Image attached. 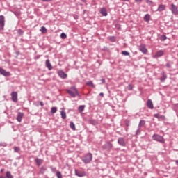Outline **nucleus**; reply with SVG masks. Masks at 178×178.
I'll list each match as a JSON object with an SVG mask.
<instances>
[{"mask_svg": "<svg viewBox=\"0 0 178 178\" xmlns=\"http://www.w3.org/2000/svg\"><path fill=\"white\" fill-rule=\"evenodd\" d=\"M66 92L72 97V98H76V97H81L80 93L76 86H73L70 87V89H66Z\"/></svg>", "mask_w": 178, "mask_h": 178, "instance_id": "nucleus-1", "label": "nucleus"}, {"mask_svg": "<svg viewBox=\"0 0 178 178\" xmlns=\"http://www.w3.org/2000/svg\"><path fill=\"white\" fill-rule=\"evenodd\" d=\"M91 161H92V154L91 153H88L86 155L82 157V161L83 163H90Z\"/></svg>", "mask_w": 178, "mask_h": 178, "instance_id": "nucleus-2", "label": "nucleus"}, {"mask_svg": "<svg viewBox=\"0 0 178 178\" xmlns=\"http://www.w3.org/2000/svg\"><path fill=\"white\" fill-rule=\"evenodd\" d=\"M152 139L154 141H158V143H161V144H165V138H163V136H161V135L154 134L152 136Z\"/></svg>", "mask_w": 178, "mask_h": 178, "instance_id": "nucleus-3", "label": "nucleus"}, {"mask_svg": "<svg viewBox=\"0 0 178 178\" xmlns=\"http://www.w3.org/2000/svg\"><path fill=\"white\" fill-rule=\"evenodd\" d=\"M112 148H113V145L112 143H111V142H107L106 144H104L102 146V149L104 151H108V152H109V151H111V149H112Z\"/></svg>", "mask_w": 178, "mask_h": 178, "instance_id": "nucleus-4", "label": "nucleus"}, {"mask_svg": "<svg viewBox=\"0 0 178 178\" xmlns=\"http://www.w3.org/2000/svg\"><path fill=\"white\" fill-rule=\"evenodd\" d=\"M170 10H171L172 15H175V16H177V15H178V7L176 5L172 3Z\"/></svg>", "mask_w": 178, "mask_h": 178, "instance_id": "nucleus-5", "label": "nucleus"}, {"mask_svg": "<svg viewBox=\"0 0 178 178\" xmlns=\"http://www.w3.org/2000/svg\"><path fill=\"white\" fill-rule=\"evenodd\" d=\"M75 175L78 176V177H84V176H87V173L85 171L79 170L75 169Z\"/></svg>", "mask_w": 178, "mask_h": 178, "instance_id": "nucleus-6", "label": "nucleus"}, {"mask_svg": "<svg viewBox=\"0 0 178 178\" xmlns=\"http://www.w3.org/2000/svg\"><path fill=\"white\" fill-rule=\"evenodd\" d=\"M118 144L121 147H126V141H124V138L123 137L118 138Z\"/></svg>", "mask_w": 178, "mask_h": 178, "instance_id": "nucleus-7", "label": "nucleus"}, {"mask_svg": "<svg viewBox=\"0 0 178 178\" xmlns=\"http://www.w3.org/2000/svg\"><path fill=\"white\" fill-rule=\"evenodd\" d=\"M5 26V17L3 15H0V30H3Z\"/></svg>", "mask_w": 178, "mask_h": 178, "instance_id": "nucleus-8", "label": "nucleus"}, {"mask_svg": "<svg viewBox=\"0 0 178 178\" xmlns=\"http://www.w3.org/2000/svg\"><path fill=\"white\" fill-rule=\"evenodd\" d=\"M11 99L13 102H17V92H11Z\"/></svg>", "mask_w": 178, "mask_h": 178, "instance_id": "nucleus-9", "label": "nucleus"}, {"mask_svg": "<svg viewBox=\"0 0 178 178\" xmlns=\"http://www.w3.org/2000/svg\"><path fill=\"white\" fill-rule=\"evenodd\" d=\"M139 51H140V52H142L144 54H147V52H148V49H147V47H145V44L140 45Z\"/></svg>", "mask_w": 178, "mask_h": 178, "instance_id": "nucleus-10", "label": "nucleus"}, {"mask_svg": "<svg viewBox=\"0 0 178 178\" xmlns=\"http://www.w3.org/2000/svg\"><path fill=\"white\" fill-rule=\"evenodd\" d=\"M0 74L3 76H5L6 77H9V76H10V72H7L3 68H0Z\"/></svg>", "mask_w": 178, "mask_h": 178, "instance_id": "nucleus-11", "label": "nucleus"}, {"mask_svg": "<svg viewBox=\"0 0 178 178\" xmlns=\"http://www.w3.org/2000/svg\"><path fill=\"white\" fill-rule=\"evenodd\" d=\"M58 74L61 79H66L67 77V74L63 72V70L58 71Z\"/></svg>", "mask_w": 178, "mask_h": 178, "instance_id": "nucleus-12", "label": "nucleus"}, {"mask_svg": "<svg viewBox=\"0 0 178 178\" xmlns=\"http://www.w3.org/2000/svg\"><path fill=\"white\" fill-rule=\"evenodd\" d=\"M45 65L46 67H47L49 70H52V69H54V67H52V64H51L49 59L46 60Z\"/></svg>", "mask_w": 178, "mask_h": 178, "instance_id": "nucleus-13", "label": "nucleus"}, {"mask_svg": "<svg viewBox=\"0 0 178 178\" xmlns=\"http://www.w3.org/2000/svg\"><path fill=\"white\" fill-rule=\"evenodd\" d=\"M166 6L164 4H160L156 10V12H163V10H165Z\"/></svg>", "mask_w": 178, "mask_h": 178, "instance_id": "nucleus-14", "label": "nucleus"}, {"mask_svg": "<svg viewBox=\"0 0 178 178\" xmlns=\"http://www.w3.org/2000/svg\"><path fill=\"white\" fill-rule=\"evenodd\" d=\"M87 122L89 124H92V126H97L98 124V121L94 119L87 120Z\"/></svg>", "mask_w": 178, "mask_h": 178, "instance_id": "nucleus-15", "label": "nucleus"}, {"mask_svg": "<svg viewBox=\"0 0 178 178\" xmlns=\"http://www.w3.org/2000/svg\"><path fill=\"white\" fill-rule=\"evenodd\" d=\"M24 116V113L19 112L17 117V120L20 123L22 122V120L23 119V117Z\"/></svg>", "mask_w": 178, "mask_h": 178, "instance_id": "nucleus-16", "label": "nucleus"}, {"mask_svg": "<svg viewBox=\"0 0 178 178\" xmlns=\"http://www.w3.org/2000/svg\"><path fill=\"white\" fill-rule=\"evenodd\" d=\"M147 106L149 109H154V104L152 103V100L148 99L147 102Z\"/></svg>", "mask_w": 178, "mask_h": 178, "instance_id": "nucleus-17", "label": "nucleus"}, {"mask_svg": "<svg viewBox=\"0 0 178 178\" xmlns=\"http://www.w3.org/2000/svg\"><path fill=\"white\" fill-rule=\"evenodd\" d=\"M168 79V75H166V73L165 72H162V76L160 78V81L161 83H165V80Z\"/></svg>", "mask_w": 178, "mask_h": 178, "instance_id": "nucleus-18", "label": "nucleus"}, {"mask_svg": "<svg viewBox=\"0 0 178 178\" xmlns=\"http://www.w3.org/2000/svg\"><path fill=\"white\" fill-rule=\"evenodd\" d=\"M163 51L159 50V51L156 52L154 58H161V56H163Z\"/></svg>", "mask_w": 178, "mask_h": 178, "instance_id": "nucleus-19", "label": "nucleus"}, {"mask_svg": "<svg viewBox=\"0 0 178 178\" xmlns=\"http://www.w3.org/2000/svg\"><path fill=\"white\" fill-rule=\"evenodd\" d=\"M100 13L102 15V16H108V11H106V8H102L100 10Z\"/></svg>", "mask_w": 178, "mask_h": 178, "instance_id": "nucleus-20", "label": "nucleus"}, {"mask_svg": "<svg viewBox=\"0 0 178 178\" xmlns=\"http://www.w3.org/2000/svg\"><path fill=\"white\" fill-rule=\"evenodd\" d=\"M143 126H145V120H141L138 124V129H141Z\"/></svg>", "mask_w": 178, "mask_h": 178, "instance_id": "nucleus-21", "label": "nucleus"}, {"mask_svg": "<svg viewBox=\"0 0 178 178\" xmlns=\"http://www.w3.org/2000/svg\"><path fill=\"white\" fill-rule=\"evenodd\" d=\"M86 86H88L89 87H92V88H95V85L92 83V81H90L86 82Z\"/></svg>", "mask_w": 178, "mask_h": 178, "instance_id": "nucleus-22", "label": "nucleus"}, {"mask_svg": "<svg viewBox=\"0 0 178 178\" xmlns=\"http://www.w3.org/2000/svg\"><path fill=\"white\" fill-rule=\"evenodd\" d=\"M143 19L145 22H149V19H151V15H149V14H146Z\"/></svg>", "mask_w": 178, "mask_h": 178, "instance_id": "nucleus-23", "label": "nucleus"}, {"mask_svg": "<svg viewBox=\"0 0 178 178\" xmlns=\"http://www.w3.org/2000/svg\"><path fill=\"white\" fill-rule=\"evenodd\" d=\"M35 162H36L38 166H40V165H41L42 162H44V161H42V159H36Z\"/></svg>", "mask_w": 178, "mask_h": 178, "instance_id": "nucleus-24", "label": "nucleus"}, {"mask_svg": "<svg viewBox=\"0 0 178 178\" xmlns=\"http://www.w3.org/2000/svg\"><path fill=\"white\" fill-rule=\"evenodd\" d=\"M70 127L72 130H76V124H74V122H70Z\"/></svg>", "mask_w": 178, "mask_h": 178, "instance_id": "nucleus-25", "label": "nucleus"}, {"mask_svg": "<svg viewBox=\"0 0 178 178\" xmlns=\"http://www.w3.org/2000/svg\"><path fill=\"white\" fill-rule=\"evenodd\" d=\"M6 178H13V175L10 173V171H8L6 174Z\"/></svg>", "mask_w": 178, "mask_h": 178, "instance_id": "nucleus-26", "label": "nucleus"}, {"mask_svg": "<svg viewBox=\"0 0 178 178\" xmlns=\"http://www.w3.org/2000/svg\"><path fill=\"white\" fill-rule=\"evenodd\" d=\"M122 55H124V56H130V53L127 51H122Z\"/></svg>", "mask_w": 178, "mask_h": 178, "instance_id": "nucleus-27", "label": "nucleus"}, {"mask_svg": "<svg viewBox=\"0 0 178 178\" xmlns=\"http://www.w3.org/2000/svg\"><path fill=\"white\" fill-rule=\"evenodd\" d=\"M60 38H62V40H66V38H67V35L65 33H61Z\"/></svg>", "mask_w": 178, "mask_h": 178, "instance_id": "nucleus-28", "label": "nucleus"}, {"mask_svg": "<svg viewBox=\"0 0 178 178\" xmlns=\"http://www.w3.org/2000/svg\"><path fill=\"white\" fill-rule=\"evenodd\" d=\"M84 108H86V106L84 105L79 106L78 108L79 112H83L84 111Z\"/></svg>", "mask_w": 178, "mask_h": 178, "instance_id": "nucleus-29", "label": "nucleus"}, {"mask_svg": "<svg viewBox=\"0 0 178 178\" xmlns=\"http://www.w3.org/2000/svg\"><path fill=\"white\" fill-rule=\"evenodd\" d=\"M109 41H111V42H116V37L111 36L109 38Z\"/></svg>", "mask_w": 178, "mask_h": 178, "instance_id": "nucleus-30", "label": "nucleus"}, {"mask_svg": "<svg viewBox=\"0 0 178 178\" xmlns=\"http://www.w3.org/2000/svg\"><path fill=\"white\" fill-rule=\"evenodd\" d=\"M62 119H66V113L64 111L60 112Z\"/></svg>", "mask_w": 178, "mask_h": 178, "instance_id": "nucleus-31", "label": "nucleus"}, {"mask_svg": "<svg viewBox=\"0 0 178 178\" xmlns=\"http://www.w3.org/2000/svg\"><path fill=\"white\" fill-rule=\"evenodd\" d=\"M51 113H56L58 112V108L56 107H52L51 110Z\"/></svg>", "mask_w": 178, "mask_h": 178, "instance_id": "nucleus-32", "label": "nucleus"}, {"mask_svg": "<svg viewBox=\"0 0 178 178\" xmlns=\"http://www.w3.org/2000/svg\"><path fill=\"white\" fill-rule=\"evenodd\" d=\"M167 38H168V37H166V35H163L160 37L161 41H165Z\"/></svg>", "mask_w": 178, "mask_h": 178, "instance_id": "nucleus-33", "label": "nucleus"}, {"mask_svg": "<svg viewBox=\"0 0 178 178\" xmlns=\"http://www.w3.org/2000/svg\"><path fill=\"white\" fill-rule=\"evenodd\" d=\"M56 175L57 176V178H62V172H60V171H57Z\"/></svg>", "mask_w": 178, "mask_h": 178, "instance_id": "nucleus-34", "label": "nucleus"}, {"mask_svg": "<svg viewBox=\"0 0 178 178\" xmlns=\"http://www.w3.org/2000/svg\"><path fill=\"white\" fill-rule=\"evenodd\" d=\"M127 90H129V91H131V90H133V85L129 84L127 86Z\"/></svg>", "mask_w": 178, "mask_h": 178, "instance_id": "nucleus-35", "label": "nucleus"}, {"mask_svg": "<svg viewBox=\"0 0 178 178\" xmlns=\"http://www.w3.org/2000/svg\"><path fill=\"white\" fill-rule=\"evenodd\" d=\"M165 66L168 67V69H172V65L169 62L166 63Z\"/></svg>", "mask_w": 178, "mask_h": 178, "instance_id": "nucleus-36", "label": "nucleus"}, {"mask_svg": "<svg viewBox=\"0 0 178 178\" xmlns=\"http://www.w3.org/2000/svg\"><path fill=\"white\" fill-rule=\"evenodd\" d=\"M125 126H127V127H129V126H130V120H125Z\"/></svg>", "mask_w": 178, "mask_h": 178, "instance_id": "nucleus-37", "label": "nucleus"}, {"mask_svg": "<svg viewBox=\"0 0 178 178\" xmlns=\"http://www.w3.org/2000/svg\"><path fill=\"white\" fill-rule=\"evenodd\" d=\"M102 51H104L105 52H109V49L107 47H104Z\"/></svg>", "mask_w": 178, "mask_h": 178, "instance_id": "nucleus-38", "label": "nucleus"}, {"mask_svg": "<svg viewBox=\"0 0 178 178\" xmlns=\"http://www.w3.org/2000/svg\"><path fill=\"white\" fill-rule=\"evenodd\" d=\"M138 134H141V130H140V128H138L136 132V136H138Z\"/></svg>", "mask_w": 178, "mask_h": 178, "instance_id": "nucleus-39", "label": "nucleus"}, {"mask_svg": "<svg viewBox=\"0 0 178 178\" xmlns=\"http://www.w3.org/2000/svg\"><path fill=\"white\" fill-rule=\"evenodd\" d=\"M146 3H148L149 5H152V3H154V1L151 0H146Z\"/></svg>", "mask_w": 178, "mask_h": 178, "instance_id": "nucleus-40", "label": "nucleus"}, {"mask_svg": "<svg viewBox=\"0 0 178 178\" xmlns=\"http://www.w3.org/2000/svg\"><path fill=\"white\" fill-rule=\"evenodd\" d=\"M40 172L44 175L45 173V168H44V167H42L40 170Z\"/></svg>", "mask_w": 178, "mask_h": 178, "instance_id": "nucleus-41", "label": "nucleus"}, {"mask_svg": "<svg viewBox=\"0 0 178 178\" xmlns=\"http://www.w3.org/2000/svg\"><path fill=\"white\" fill-rule=\"evenodd\" d=\"M14 150H15V152H19L20 151V148H19V147H15L14 148Z\"/></svg>", "mask_w": 178, "mask_h": 178, "instance_id": "nucleus-42", "label": "nucleus"}, {"mask_svg": "<svg viewBox=\"0 0 178 178\" xmlns=\"http://www.w3.org/2000/svg\"><path fill=\"white\" fill-rule=\"evenodd\" d=\"M159 119H162V120H165V115H159Z\"/></svg>", "mask_w": 178, "mask_h": 178, "instance_id": "nucleus-43", "label": "nucleus"}, {"mask_svg": "<svg viewBox=\"0 0 178 178\" xmlns=\"http://www.w3.org/2000/svg\"><path fill=\"white\" fill-rule=\"evenodd\" d=\"M40 31H42V33H45V27L42 26L40 29Z\"/></svg>", "mask_w": 178, "mask_h": 178, "instance_id": "nucleus-44", "label": "nucleus"}, {"mask_svg": "<svg viewBox=\"0 0 178 178\" xmlns=\"http://www.w3.org/2000/svg\"><path fill=\"white\" fill-rule=\"evenodd\" d=\"M101 84H105V79H100Z\"/></svg>", "mask_w": 178, "mask_h": 178, "instance_id": "nucleus-45", "label": "nucleus"}, {"mask_svg": "<svg viewBox=\"0 0 178 178\" xmlns=\"http://www.w3.org/2000/svg\"><path fill=\"white\" fill-rule=\"evenodd\" d=\"M154 118L159 119V114H154Z\"/></svg>", "mask_w": 178, "mask_h": 178, "instance_id": "nucleus-46", "label": "nucleus"}, {"mask_svg": "<svg viewBox=\"0 0 178 178\" xmlns=\"http://www.w3.org/2000/svg\"><path fill=\"white\" fill-rule=\"evenodd\" d=\"M99 96L104 97V92H100Z\"/></svg>", "mask_w": 178, "mask_h": 178, "instance_id": "nucleus-47", "label": "nucleus"}, {"mask_svg": "<svg viewBox=\"0 0 178 178\" xmlns=\"http://www.w3.org/2000/svg\"><path fill=\"white\" fill-rule=\"evenodd\" d=\"M135 2H140V3H141V2H143V0H135Z\"/></svg>", "mask_w": 178, "mask_h": 178, "instance_id": "nucleus-48", "label": "nucleus"}, {"mask_svg": "<svg viewBox=\"0 0 178 178\" xmlns=\"http://www.w3.org/2000/svg\"><path fill=\"white\" fill-rule=\"evenodd\" d=\"M40 104L41 106H44V102H40Z\"/></svg>", "mask_w": 178, "mask_h": 178, "instance_id": "nucleus-49", "label": "nucleus"}, {"mask_svg": "<svg viewBox=\"0 0 178 178\" xmlns=\"http://www.w3.org/2000/svg\"><path fill=\"white\" fill-rule=\"evenodd\" d=\"M125 131H129V127H127L125 128Z\"/></svg>", "mask_w": 178, "mask_h": 178, "instance_id": "nucleus-50", "label": "nucleus"}, {"mask_svg": "<svg viewBox=\"0 0 178 178\" xmlns=\"http://www.w3.org/2000/svg\"><path fill=\"white\" fill-rule=\"evenodd\" d=\"M175 163H176L177 166H178V160L175 161Z\"/></svg>", "mask_w": 178, "mask_h": 178, "instance_id": "nucleus-51", "label": "nucleus"}, {"mask_svg": "<svg viewBox=\"0 0 178 178\" xmlns=\"http://www.w3.org/2000/svg\"><path fill=\"white\" fill-rule=\"evenodd\" d=\"M52 0H45V2H51Z\"/></svg>", "mask_w": 178, "mask_h": 178, "instance_id": "nucleus-52", "label": "nucleus"}, {"mask_svg": "<svg viewBox=\"0 0 178 178\" xmlns=\"http://www.w3.org/2000/svg\"><path fill=\"white\" fill-rule=\"evenodd\" d=\"M121 1H124V2H127V1H129L130 0H121Z\"/></svg>", "mask_w": 178, "mask_h": 178, "instance_id": "nucleus-53", "label": "nucleus"}, {"mask_svg": "<svg viewBox=\"0 0 178 178\" xmlns=\"http://www.w3.org/2000/svg\"><path fill=\"white\" fill-rule=\"evenodd\" d=\"M1 173L3 172V169H1Z\"/></svg>", "mask_w": 178, "mask_h": 178, "instance_id": "nucleus-54", "label": "nucleus"}, {"mask_svg": "<svg viewBox=\"0 0 178 178\" xmlns=\"http://www.w3.org/2000/svg\"><path fill=\"white\" fill-rule=\"evenodd\" d=\"M82 2H86V0H81Z\"/></svg>", "mask_w": 178, "mask_h": 178, "instance_id": "nucleus-55", "label": "nucleus"}, {"mask_svg": "<svg viewBox=\"0 0 178 178\" xmlns=\"http://www.w3.org/2000/svg\"><path fill=\"white\" fill-rule=\"evenodd\" d=\"M83 13H86V10H83Z\"/></svg>", "mask_w": 178, "mask_h": 178, "instance_id": "nucleus-56", "label": "nucleus"}, {"mask_svg": "<svg viewBox=\"0 0 178 178\" xmlns=\"http://www.w3.org/2000/svg\"><path fill=\"white\" fill-rule=\"evenodd\" d=\"M45 33H47V29H45Z\"/></svg>", "mask_w": 178, "mask_h": 178, "instance_id": "nucleus-57", "label": "nucleus"}]
</instances>
